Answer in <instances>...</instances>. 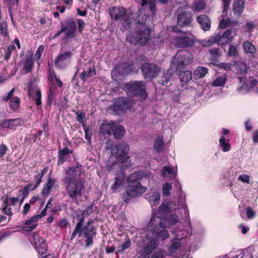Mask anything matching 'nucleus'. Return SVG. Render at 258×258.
<instances>
[{"mask_svg": "<svg viewBox=\"0 0 258 258\" xmlns=\"http://www.w3.org/2000/svg\"><path fill=\"white\" fill-rule=\"evenodd\" d=\"M133 66L134 64H130L129 63H125L124 64H122L121 66V68L122 69V73L123 74H126L132 71V67Z\"/></svg>", "mask_w": 258, "mask_h": 258, "instance_id": "53", "label": "nucleus"}, {"mask_svg": "<svg viewBox=\"0 0 258 258\" xmlns=\"http://www.w3.org/2000/svg\"><path fill=\"white\" fill-rule=\"evenodd\" d=\"M172 189L171 184L168 182L163 184L162 186L163 195L166 197H168L170 195V190Z\"/></svg>", "mask_w": 258, "mask_h": 258, "instance_id": "51", "label": "nucleus"}, {"mask_svg": "<svg viewBox=\"0 0 258 258\" xmlns=\"http://www.w3.org/2000/svg\"><path fill=\"white\" fill-rule=\"evenodd\" d=\"M178 76L179 79L182 83L187 84L192 79V73L190 71L185 70L181 71L179 70Z\"/></svg>", "mask_w": 258, "mask_h": 258, "instance_id": "26", "label": "nucleus"}, {"mask_svg": "<svg viewBox=\"0 0 258 258\" xmlns=\"http://www.w3.org/2000/svg\"><path fill=\"white\" fill-rule=\"evenodd\" d=\"M125 132L124 128L121 125H115L112 134L116 139L119 140L122 138Z\"/></svg>", "mask_w": 258, "mask_h": 258, "instance_id": "33", "label": "nucleus"}, {"mask_svg": "<svg viewBox=\"0 0 258 258\" xmlns=\"http://www.w3.org/2000/svg\"><path fill=\"white\" fill-rule=\"evenodd\" d=\"M146 190V188L142 186L141 183L128 184L126 186V194H123L122 197L123 202L128 203L131 198L140 196Z\"/></svg>", "mask_w": 258, "mask_h": 258, "instance_id": "10", "label": "nucleus"}, {"mask_svg": "<svg viewBox=\"0 0 258 258\" xmlns=\"http://www.w3.org/2000/svg\"><path fill=\"white\" fill-rule=\"evenodd\" d=\"M171 74L169 70L164 71L162 75L159 78V83L163 86H167L168 84L171 79Z\"/></svg>", "mask_w": 258, "mask_h": 258, "instance_id": "31", "label": "nucleus"}, {"mask_svg": "<svg viewBox=\"0 0 258 258\" xmlns=\"http://www.w3.org/2000/svg\"><path fill=\"white\" fill-rule=\"evenodd\" d=\"M87 74V77L90 78L96 75V70L95 66L89 67L88 71L86 72Z\"/></svg>", "mask_w": 258, "mask_h": 258, "instance_id": "64", "label": "nucleus"}, {"mask_svg": "<svg viewBox=\"0 0 258 258\" xmlns=\"http://www.w3.org/2000/svg\"><path fill=\"white\" fill-rule=\"evenodd\" d=\"M245 212L247 218L249 219H252L255 216V212H254L250 207H247L245 209Z\"/></svg>", "mask_w": 258, "mask_h": 258, "instance_id": "59", "label": "nucleus"}, {"mask_svg": "<svg viewBox=\"0 0 258 258\" xmlns=\"http://www.w3.org/2000/svg\"><path fill=\"white\" fill-rule=\"evenodd\" d=\"M76 219L78 222L76 224L74 231L71 235L70 239V241H72L76 237V235L77 234L79 235V233H81L80 231L82 230L85 220V215L82 213H77Z\"/></svg>", "mask_w": 258, "mask_h": 258, "instance_id": "19", "label": "nucleus"}, {"mask_svg": "<svg viewBox=\"0 0 258 258\" xmlns=\"http://www.w3.org/2000/svg\"><path fill=\"white\" fill-rule=\"evenodd\" d=\"M38 221L37 217L34 215L31 217L29 219L25 221L24 224L27 225H32L33 223H37L36 222Z\"/></svg>", "mask_w": 258, "mask_h": 258, "instance_id": "60", "label": "nucleus"}, {"mask_svg": "<svg viewBox=\"0 0 258 258\" xmlns=\"http://www.w3.org/2000/svg\"><path fill=\"white\" fill-rule=\"evenodd\" d=\"M131 246V241L127 236L125 239V241L121 244L119 245L117 248V250L115 251V253H122L125 250L129 248Z\"/></svg>", "mask_w": 258, "mask_h": 258, "instance_id": "35", "label": "nucleus"}, {"mask_svg": "<svg viewBox=\"0 0 258 258\" xmlns=\"http://www.w3.org/2000/svg\"><path fill=\"white\" fill-rule=\"evenodd\" d=\"M126 178V174L124 172H121L118 173L114 178V182L111 184L110 188L112 192L116 191L124 183Z\"/></svg>", "mask_w": 258, "mask_h": 258, "instance_id": "20", "label": "nucleus"}, {"mask_svg": "<svg viewBox=\"0 0 258 258\" xmlns=\"http://www.w3.org/2000/svg\"><path fill=\"white\" fill-rule=\"evenodd\" d=\"M147 199L152 206H156L159 204L160 201V194L158 191L153 192L149 196Z\"/></svg>", "mask_w": 258, "mask_h": 258, "instance_id": "38", "label": "nucleus"}, {"mask_svg": "<svg viewBox=\"0 0 258 258\" xmlns=\"http://www.w3.org/2000/svg\"><path fill=\"white\" fill-rule=\"evenodd\" d=\"M244 4V1H234L233 4L234 13L238 16H240L243 11Z\"/></svg>", "mask_w": 258, "mask_h": 258, "instance_id": "29", "label": "nucleus"}, {"mask_svg": "<svg viewBox=\"0 0 258 258\" xmlns=\"http://www.w3.org/2000/svg\"><path fill=\"white\" fill-rule=\"evenodd\" d=\"M140 16L137 18L138 25L136 27L134 36L129 35L126 37V40L131 44L144 46L148 42L150 37L151 30L145 25V21L147 16L145 15L142 20H140Z\"/></svg>", "mask_w": 258, "mask_h": 258, "instance_id": "2", "label": "nucleus"}, {"mask_svg": "<svg viewBox=\"0 0 258 258\" xmlns=\"http://www.w3.org/2000/svg\"><path fill=\"white\" fill-rule=\"evenodd\" d=\"M141 6L145 7L149 4V10L152 15H154L156 11V1H142Z\"/></svg>", "mask_w": 258, "mask_h": 258, "instance_id": "45", "label": "nucleus"}, {"mask_svg": "<svg viewBox=\"0 0 258 258\" xmlns=\"http://www.w3.org/2000/svg\"><path fill=\"white\" fill-rule=\"evenodd\" d=\"M76 115L77 116V120L80 123L83 124H86L84 123V122L86 121L85 119V114L83 112L76 111Z\"/></svg>", "mask_w": 258, "mask_h": 258, "instance_id": "55", "label": "nucleus"}, {"mask_svg": "<svg viewBox=\"0 0 258 258\" xmlns=\"http://www.w3.org/2000/svg\"><path fill=\"white\" fill-rule=\"evenodd\" d=\"M220 37L221 38V44L222 45L228 44L233 39L231 30L227 29L222 34L220 33Z\"/></svg>", "mask_w": 258, "mask_h": 258, "instance_id": "28", "label": "nucleus"}, {"mask_svg": "<svg viewBox=\"0 0 258 258\" xmlns=\"http://www.w3.org/2000/svg\"><path fill=\"white\" fill-rule=\"evenodd\" d=\"M192 20L191 12L189 11H184L177 16V24L180 27H188Z\"/></svg>", "mask_w": 258, "mask_h": 258, "instance_id": "16", "label": "nucleus"}, {"mask_svg": "<svg viewBox=\"0 0 258 258\" xmlns=\"http://www.w3.org/2000/svg\"><path fill=\"white\" fill-rule=\"evenodd\" d=\"M83 127L85 132V138L90 144L92 140V132L90 127L87 126L86 124H83Z\"/></svg>", "mask_w": 258, "mask_h": 258, "instance_id": "47", "label": "nucleus"}, {"mask_svg": "<svg viewBox=\"0 0 258 258\" xmlns=\"http://www.w3.org/2000/svg\"><path fill=\"white\" fill-rule=\"evenodd\" d=\"M72 56V53L70 51L60 52L57 57L55 58L54 64L55 67H61V64L64 62L70 60Z\"/></svg>", "mask_w": 258, "mask_h": 258, "instance_id": "21", "label": "nucleus"}, {"mask_svg": "<svg viewBox=\"0 0 258 258\" xmlns=\"http://www.w3.org/2000/svg\"><path fill=\"white\" fill-rule=\"evenodd\" d=\"M19 199V195L17 197L9 198V195L7 194L5 196L1 209L4 214L10 217L9 220L11 219V217L13 215L12 210V206H15L16 203L18 202Z\"/></svg>", "mask_w": 258, "mask_h": 258, "instance_id": "14", "label": "nucleus"}, {"mask_svg": "<svg viewBox=\"0 0 258 258\" xmlns=\"http://www.w3.org/2000/svg\"><path fill=\"white\" fill-rule=\"evenodd\" d=\"M227 55L229 56L236 57L238 56V52L237 51L236 47L232 45H230L228 49Z\"/></svg>", "mask_w": 258, "mask_h": 258, "instance_id": "50", "label": "nucleus"}, {"mask_svg": "<svg viewBox=\"0 0 258 258\" xmlns=\"http://www.w3.org/2000/svg\"><path fill=\"white\" fill-rule=\"evenodd\" d=\"M142 177V173L141 172L136 171L128 176L127 180L128 184H136L141 183L140 180Z\"/></svg>", "mask_w": 258, "mask_h": 258, "instance_id": "32", "label": "nucleus"}, {"mask_svg": "<svg viewBox=\"0 0 258 258\" xmlns=\"http://www.w3.org/2000/svg\"><path fill=\"white\" fill-rule=\"evenodd\" d=\"M147 243L143 247L141 253L143 258H147L152 254L153 251L157 249L159 244V240L157 237H153L147 236Z\"/></svg>", "mask_w": 258, "mask_h": 258, "instance_id": "15", "label": "nucleus"}, {"mask_svg": "<svg viewBox=\"0 0 258 258\" xmlns=\"http://www.w3.org/2000/svg\"><path fill=\"white\" fill-rule=\"evenodd\" d=\"M0 36L8 40L10 39L8 30V23L6 21L0 22Z\"/></svg>", "mask_w": 258, "mask_h": 258, "instance_id": "39", "label": "nucleus"}, {"mask_svg": "<svg viewBox=\"0 0 258 258\" xmlns=\"http://www.w3.org/2000/svg\"><path fill=\"white\" fill-rule=\"evenodd\" d=\"M135 104L134 100L128 97H118L115 99L111 109L116 115H119L121 113H125L127 110L133 107Z\"/></svg>", "mask_w": 258, "mask_h": 258, "instance_id": "9", "label": "nucleus"}, {"mask_svg": "<svg viewBox=\"0 0 258 258\" xmlns=\"http://www.w3.org/2000/svg\"><path fill=\"white\" fill-rule=\"evenodd\" d=\"M219 146L224 152H228L231 149L229 139H227L224 136H222L219 140Z\"/></svg>", "mask_w": 258, "mask_h": 258, "instance_id": "34", "label": "nucleus"}, {"mask_svg": "<svg viewBox=\"0 0 258 258\" xmlns=\"http://www.w3.org/2000/svg\"><path fill=\"white\" fill-rule=\"evenodd\" d=\"M242 47L245 54L248 55L251 59L254 58L256 56V49L254 45L249 41H245L243 43Z\"/></svg>", "mask_w": 258, "mask_h": 258, "instance_id": "24", "label": "nucleus"}, {"mask_svg": "<svg viewBox=\"0 0 258 258\" xmlns=\"http://www.w3.org/2000/svg\"><path fill=\"white\" fill-rule=\"evenodd\" d=\"M42 177L38 173L34 175V179L36 180V182L33 187L31 188V190H34L39 186L42 182Z\"/></svg>", "mask_w": 258, "mask_h": 258, "instance_id": "56", "label": "nucleus"}, {"mask_svg": "<svg viewBox=\"0 0 258 258\" xmlns=\"http://www.w3.org/2000/svg\"><path fill=\"white\" fill-rule=\"evenodd\" d=\"M68 225H69V222L66 218L61 219L58 223V226L59 227L64 229L67 228Z\"/></svg>", "mask_w": 258, "mask_h": 258, "instance_id": "63", "label": "nucleus"}, {"mask_svg": "<svg viewBox=\"0 0 258 258\" xmlns=\"http://www.w3.org/2000/svg\"><path fill=\"white\" fill-rule=\"evenodd\" d=\"M47 79L49 87L47 93V105L51 106L54 99V95L58 93L57 87H62L63 84L59 78L56 75L54 72H53V75H48Z\"/></svg>", "mask_w": 258, "mask_h": 258, "instance_id": "6", "label": "nucleus"}, {"mask_svg": "<svg viewBox=\"0 0 258 258\" xmlns=\"http://www.w3.org/2000/svg\"><path fill=\"white\" fill-rule=\"evenodd\" d=\"M34 64V62L33 59L32 55L26 56V59L23 66V69L26 73H28L32 71Z\"/></svg>", "mask_w": 258, "mask_h": 258, "instance_id": "36", "label": "nucleus"}, {"mask_svg": "<svg viewBox=\"0 0 258 258\" xmlns=\"http://www.w3.org/2000/svg\"><path fill=\"white\" fill-rule=\"evenodd\" d=\"M115 123H105L103 122L101 124L100 128V132L105 135L110 136L112 135L114 127H115Z\"/></svg>", "mask_w": 258, "mask_h": 258, "instance_id": "25", "label": "nucleus"}, {"mask_svg": "<svg viewBox=\"0 0 258 258\" xmlns=\"http://www.w3.org/2000/svg\"><path fill=\"white\" fill-rule=\"evenodd\" d=\"M63 24L64 25V27L67 28L66 30H69L74 31H76L77 30V23L72 18H68L64 21Z\"/></svg>", "mask_w": 258, "mask_h": 258, "instance_id": "41", "label": "nucleus"}, {"mask_svg": "<svg viewBox=\"0 0 258 258\" xmlns=\"http://www.w3.org/2000/svg\"><path fill=\"white\" fill-rule=\"evenodd\" d=\"M23 120L20 118L6 119L2 121L0 127L15 130L17 127L23 125Z\"/></svg>", "mask_w": 258, "mask_h": 258, "instance_id": "18", "label": "nucleus"}, {"mask_svg": "<svg viewBox=\"0 0 258 258\" xmlns=\"http://www.w3.org/2000/svg\"><path fill=\"white\" fill-rule=\"evenodd\" d=\"M64 40L66 41H67L69 39L73 38L76 37V31H72L67 30H66L64 32Z\"/></svg>", "mask_w": 258, "mask_h": 258, "instance_id": "57", "label": "nucleus"}, {"mask_svg": "<svg viewBox=\"0 0 258 258\" xmlns=\"http://www.w3.org/2000/svg\"><path fill=\"white\" fill-rule=\"evenodd\" d=\"M131 27V22L129 19H126L123 22L122 25L121 26V30L122 31L124 32L127 30Z\"/></svg>", "mask_w": 258, "mask_h": 258, "instance_id": "58", "label": "nucleus"}, {"mask_svg": "<svg viewBox=\"0 0 258 258\" xmlns=\"http://www.w3.org/2000/svg\"><path fill=\"white\" fill-rule=\"evenodd\" d=\"M129 149L130 147L127 144H119L112 147L111 153L118 162L124 163L127 162L130 158L128 155Z\"/></svg>", "mask_w": 258, "mask_h": 258, "instance_id": "11", "label": "nucleus"}, {"mask_svg": "<svg viewBox=\"0 0 258 258\" xmlns=\"http://www.w3.org/2000/svg\"><path fill=\"white\" fill-rule=\"evenodd\" d=\"M44 49V46L43 45H41L38 47L35 54V57L36 60L40 59L41 56V53L43 51Z\"/></svg>", "mask_w": 258, "mask_h": 258, "instance_id": "62", "label": "nucleus"}, {"mask_svg": "<svg viewBox=\"0 0 258 258\" xmlns=\"http://www.w3.org/2000/svg\"><path fill=\"white\" fill-rule=\"evenodd\" d=\"M237 74L245 75L246 73V67L244 63H238L235 66Z\"/></svg>", "mask_w": 258, "mask_h": 258, "instance_id": "46", "label": "nucleus"}, {"mask_svg": "<svg viewBox=\"0 0 258 258\" xmlns=\"http://www.w3.org/2000/svg\"><path fill=\"white\" fill-rule=\"evenodd\" d=\"M109 15L112 20L122 21L125 17L126 12L122 7H114L110 9Z\"/></svg>", "mask_w": 258, "mask_h": 258, "instance_id": "17", "label": "nucleus"}, {"mask_svg": "<svg viewBox=\"0 0 258 258\" xmlns=\"http://www.w3.org/2000/svg\"><path fill=\"white\" fill-rule=\"evenodd\" d=\"M163 146V142L162 139L158 138L154 142L153 145L154 149L158 153L161 152Z\"/></svg>", "mask_w": 258, "mask_h": 258, "instance_id": "48", "label": "nucleus"}, {"mask_svg": "<svg viewBox=\"0 0 258 258\" xmlns=\"http://www.w3.org/2000/svg\"><path fill=\"white\" fill-rule=\"evenodd\" d=\"M221 39L220 32H219L218 34L211 36L208 41H205V45L208 46L218 42H220L221 43Z\"/></svg>", "mask_w": 258, "mask_h": 258, "instance_id": "42", "label": "nucleus"}, {"mask_svg": "<svg viewBox=\"0 0 258 258\" xmlns=\"http://www.w3.org/2000/svg\"><path fill=\"white\" fill-rule=\"evenodd\" d=\"M206 4L205 1H198L193 4L192 10L195 12H200L202 11L205 8Z\"/></svg>", "mask_w": 258, "mask_h": 258, "instance_id": "44", "label": "nucleus"}, {"mask_svg": "<svg viewBox=\"0 0 258 258\" xmlns=\"http://www.w3.org/2000/svg\"><path fill=\"white\" fill-rule=\"evenodd\" d=\"M181 247V243L178 241H171V243L168 249V255L173 256L174 254L177 253Z\"/></svg>", "mask_w": 258, "mask_h": 258, "instance_id": "30", "label": "nucleus"}, {"mask_svg": "<svg viewBox=\"0 0 258 258\" xmlns=\"http://www.w3.org/2000/svg\"><path fill=\"white\" fill-rule=\"evenodd\" d=\"M197 21L202 29L205 31H209L211 26V21L206 15H201L197 18Z\"/></svg>", "mask_w": 258, "mask_h": 258, "instance_id": "23", "label": "nucleus"}, {"mask_svg": "<svg viewBox=\"0 0 258 258\" xmlns=\"http://www.w3.org/2000/svg\"><path fill=\"white\" fill-rule=\"evenodd\" d=\"M32 185V184H30L25 186L23 189H19L18 191V193L20 195L22 194V197L26 199L29 194V188H30Z\"/></svg>", "mask_w": 258, "mask_h": 258, "instance_id": "54", "label": "nucleus"}, {"mask_svg": "<svg viewBox=\"0 0 258 258\" xmlns=\"http://www.w3.org/2000/svg\"><path fill=\"white\" fill-rule=\"evenodd\" d=\"M94 222V219H89L87 223L83 226L82 230L79 234V237L84 236L85 239V245L86 247H89L94 243V237H95L97 234V228L93 225H91Z\"/></svg>", "mask_w": 258, "mask_h": 258, "instance_id": "8", "label": "nucleus"}, {"mask_svg": "<svg viewBox=\"0 0 258 258\" xmlns=\"http://www.w3.org/2000/svg\"><path fill=\"white\" fill-rule=\"evenodd\" d=\"M73 153V150H70L68 147H64L61 150H59L58 151V154L66 156L68 154H71Z\"/></svg>", "mask_w": 258, "mask_h": 258, "instance_id": "61", "label": "nucleus"}, {"mask_svg": "<svg viewBox=\"0 0 258 258\" xmlns=\"http://www.w3.org/2000/svg\"><path fill=\"white\" fill-rule=\"evenodd\" d=\"M174 46L178 48H192L195 50L200 51L202 46L197 37L191 31H185L174 39Z\"/></svg>", "mask_w": 258, "mask_h": 258, "instance_id": "3", "label": "nucleus"}, {"mask_svg": "<svg viewBox=\"0 0 258 258\" xmlns=\"http://www.w3.org/2000/svg\"><path fill=\"white\" fill-rule=\"evenodd\" d=\"M124 90L132 97H138L145 100L148 97L146 84L144 81H131L124 85Z\"/></svg>", "mask_w": 258, "mask_h": 258, "instance_id": "5", "label": "nucleus"}, {"mask_svg": "<svg viewBox=\"0 0 258 258\" xmlns=\"http://www.w3.org/2000/svg\"><path fill=\"white\" fill-rule=\"evenodd\" d=\"M65 174L66 176L62 181L67 195L74 203H76L82 197L85 188V181L80 178L81 166L70 167L66 170Z\"/></svg>", "mask_w": 258, "mask_h": 258, "instance_id": "1", "label": "nucleus"}, {"mask_svg": "<svg viewBox=\"0 0 258 258\" xmlns=\"http://www.w3.org/2000/svg\"><path fill=\"white\" fill-rule=\"evenodd\" d=\"M20 99L18 97H14L9 102V107L13 111L16 110L20 106Z\"/></svg>", "mask_w": 258, "mask_h": 258, "instance_id": "43", "label": "nucleus"}, {"mask_svg": "<svg viewBox=\"0 0 258 258\" xmlns=\"http://www.w3.org/2000/svg\"><path fill=\"white\" fill-rule=\"evenodd\" d=\"M150 227L153 226L151 229L153 231V233L155 235H153V237H157L159 240L161 238L162 240H164L169 237V233L167 230L165 228L167 227V222L163 219L159 218L156 221V220L154 221L152 218L150 222Z\"/></svg>", "mask_w": 258, "mask_h": 258, "instance_id": "7", "label": "nucleus"}, {"mask_svg": "<svg viewBox=\"0 0 258 258\" xmlns=\"http://www.w3.org/2000/svg\"><path fill=\"white\" fill-rule=\"evenodd\" d=\"M209 69L204 67L199 66L194 71L193 77L199 79L205 77L208 73Z\"/></svg>", "mask_w": 258, "mask_h": 258, "instance_id": "27", "label": "nucleus"}, {"mask_svg": "<svg viewBox=\"0 0 258 258\" xmlns=\"http://www.w3.org/2000/svg\"><path fill=\"white\" fill-rule=\"evenodd\" d=\"M172 203L167 202L164 204H162L158 209V213L159 215L163 216L166 215L171 210Z\"/></svg>", "mask_w": 258, "mask_h": 258, "instance_id": "37", "label": "nucleus"}, {"mask_svg": "<svg viewBox=\"0 0 258 258\" xmlns=\"http://www.w3.org/2000/svg\"><path fill=\"white\" fill-rule=\"evenodd\" d=\"M36 101L35 104L37 106H40L42 104L41 93L39 89H37L35 91V97L33 98Z\"/></svg>", "mask_w": 258, "mask_h": 258, "instance_id": "52", "label": "nucleus"}, {"mask_svg": "<svg viewBox=\"0 0 258 258\" xmlns=\"http://www.w3.org/2000/svg\"><path fill=\"white\" fill-rule=\"evenodd\" d=\"M55 180L51 177L50 174L47 178V181L44 184L41 192L42 196L44 198H47L50 195L52 187L55 184Z\"/></svg>", "mask_w": 258, "mask_h": 258, "instance_id": "22", "label": "nucleus"}, {"mask_svg": "<svg viewBox=\"0 0 258 258\" xmlns=\"http://www.w3.org/2000/svg\"><path fill=\"white\" fill-rule=\"evenodd\" d=\"M165 256V252L162 249H158L152 253L151 255L147 256V258H164Z\"/></svg>", "mask_w": 258, "mask_h": 258, "instance_id": "49", "label": "nucleus"}, {"mask_svg": "<svg viewBox=\"0 0 258 258\" xmlns=\"http://www.w3.org/2000/svg\"><path fill=\"white\" fill-rule=\"evenodd\" d=\"M193 60V55L189 52L179 50L173 58L170 68L173 72H177L184 66L191 63Z\"/></svg>", "mask_w": 258, "mask_h": 258, "instance_id": "4", "label": "nucleus"}, {"mask_svg": "<svg viewBox=\"0 0 258 258\" xmlns=\"http://www.w3.org/2000/svg\"><path fill=\"white\" fill-rule=\"evenodd\" d=\"M227 76L226 74L217 77L212 83L214 87H220L223 86L226 81Z\"/></svg>", "mask_w": 258, "mask_h": 258, "instance_id": "40", "label": "nucleus"}, {"mask_svg": "<svg viewBox=\"0 0 258 258\" xmlns=\"http://www.w3.org/2000/svg\"><path fill=\"white\" fill-rule=\"evenodd\" d=\"M141 70L145 79L152 80L158 77L161 68L154 63L145 62L141 65Z\"/></svg>", "mask_w": 258, "mask_h": 258, "instance_id": "12", "label": "nucleus"}, {"mask_svg": "<svg viewBox=\"0 0 258 258\" xmlns=\"http://www.w3.org/2000/svg\"><path fill=\"white\" fill-rule=\"evenodd\" d=\"M31 237L30 242L39 254L40 255L45 254L47 251V244L45 240L40 237L38 233L36 232L32 233Z\"/></svg>", "mask_w": 258, "mask_h": 258, "instance_id": "13", "label": "nucleus"}]
</instances>
